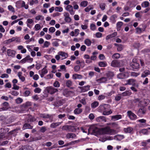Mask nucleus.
<instances>
[{"mask_svg":"<svg viewBox=\"0 0 150 150\" xmlns=\"http://www.w3.org/2000/svg\"><path fill=\"white\" fill-rule=\"evenodd\" d=\"M88 131V132H91L93 134L97 136L101 134H111L115 132L114 129H111L108 127L99 129L95 125L91 126Z\"/></svg>","mask_w":150,"mask_h":150,"instance_id":"f257e3e1","label":"nucleus"},{"mask_svg":"<svg viewBox=\"0 0 150 150\" xmlns=\"http://www.w3.org/2000/svg\"><path fill=\"white\" fill-rule=\"evenodd\" d=\"M122 61H119L117 60H114L111 63L110 65L114 67H120L123 65L122 64Z\"/></svg>","mask_w":150,"mask_h":150,"instance_id":"f03ea898","label":"nucleus"},{"mask_svg":"<svg viewBox=\"0 0 150 150\" xmlns=\"http://www.w3.org/2000/svg\"><path fill=\"white\" fill-rule=\"evenodd\" d=\"M130 66L133 69H137L139 68V65L137 62V59L134 58L130 63Z\"/></svg>","mask_w":150,"mask_h":150,"instance_id":"7ed1b4c3","label":"nucleus"},{"mask_svg":"<svg viewBox=\"0 0 150 150\" xmlns=\"http://www.w3.org/2000/svg\"><path fill=\"white\" fill-rule=\"evenodd\" d=\"M3 106L0 108V111H6L11 108V107L9 106L8 103L6 102L3 103Z\"/></svg>","mask_w":150,"mask_h":150,"instance_id":"20e7f679","label":"nucleus"},{"mask_svg":"<svg viewBox=\"0 0 150 150\" xmlns=\"http://www.w3.org/2000/svg\"><path fill=\"white\" fill-rule=\"evenodd\" d=\"M127 115L130 119L132 120H134L136 119L137 116L132 111L129 110L127 112Z\"/></svg>","mask_w":150,"mask_h":150,"instance_id":"39448f33","label":"nucleus"},{"mask_svg":"<svg viewBox=\"0 0 150 150\" xmlns=\"http://www.w3.org/2000/svg\"><path fill=\"white\" fill-rule=\"evenodd\" d=\"M48 92L51 94L54 93H55L58 92L57 89L55 88L52 86H49L47 89Z\"/></svg>","mask_w":150,"mask_h":150,"instance_id":"423d86ee","label":"nucleus"},{"mask_svg":"<svg viewBox=\"0 0 150 150\" xmlns=\"http://www.w3.org/2000/svg\"><path fill=\"white\" fill-rule=\"evenodd\" d=\"M74 127L71 125H64L62 128L63 130H66L68 132H73Z\"/></svg>","mask_w":150,"mask_h":150,"instance_id":"0eeeda50","label":"nucleus"},{"mask_svg":"<svg viewBox=\"0 0 150 150\" xmlns=\"http://www.w3.org/2000/svg\"><path fill=\"white\" fill-rule=\"evenodd\" d=\"M128 73L126 72L119 74L117 76V77L120 79H123L128 77Z\"/></svg>","mask_w":150,"mask_h":150,"instance_id":"6e6552de","label":"nucleus"},{"mask_svg":"<svg viewBox=\"0 0 150 150\" xmlns=\"http://www.w3.org/2000/svg\"><path fill=\"white\" fill-rule=\"evenodd\" d=\"M66 9L68 11L71 15L74 14L75 12L73 10V6L71 5H68L66 8Z\"/></svg>","mask_w":150,"mask_h":150,"instance_id":"1a4fd4ad","label":"nucleus"},{"mask_svg":"<svg viewBox=\"0 0 150 150\" xmlns=\"http://www.w3.org/2000/svg\"><path fill=\"white\" fill-rule=\"evenodd\" d=\"M46 67L43 68L41 70L39 71V73L41 78L44 77V75L47 73V70L46 69Z\"/></svg>","mask_w":150,"mask_h":150,"instance_id":"9d476101","label":"nucleus"},{"mask_svg":"<svg viewBox=\"0 0 150 150\" xmlns=\"http://www.w3.org/2000/svg\"><path fill=\"white\" fill-rule=\"evenodd\" d=\"M16 52L11 49H8L7 51V53L8 55L9 56L14 57H15Z\"/></svg>","mask_w":150,"mask_h":150,"instance_id":"9b49d317","label":"nucleus"},{"mask_svg":"<svg viewBox=\"0 0 150 150\" xmlns=\"http://www.w3.org/2000/svg\"><path fill=\"white\" fill-rule=\"evenodd\" d=\"M64 16L65 17V21L67 23H69L71 21V18L69 17V14L67 12H64Z\"/></svg>","mask_w":150,"mask_h":150,"instance_id":"f8f14e48","label":"nucleus"},{"mask_svg":"<svg viewBox=\"0 0 150 150\" xmlns=\"http://www.w3.org/2000/svg\"><path fill=\"white\" fill-rule=\"evenodd\" d=\"M108 81L107 78L105 77H102L96 80V81L99 83H106Z\"/></svg>","mask_w":150,"mask_h":150,"instance_id":"ddd939ff","label":"nucleus"},{"mask_svg":"<svg viewBox=\"0 0 150 150\" xmlns=\"http://www.w3.org/2000/svg\"><path fill=\"white\" fill-rule=\"evenodd\" d=\"M146 111V108L144 107H142L139 109L138 111L137 114L139 115H140L141 114H144L145 113Z\"/></svg>","mask_w":150,"mask_h":150,"instance_id":"4468645a","label":"nucleus"},{"mask_svg":"<svg viewBox=\"0 0 150 150\" xmlns=\"http://www.w3.org/2000/svg\"><path fill=\"white\" fill-rule=\"evenodd\" d=\"M62 122H53L51 124L50 127L51 128H55L59 125Z\"/></svg>","mask_w":150,"mask_h":150,"instance_id":"2eb2a0df","label":"nucleus"},{"mask_svg":"<svg viewBox=\"0 0 150 150\" xmlns=\"http://www.w3.org/2000/svg\"><path fill=\"white\" fill-rule=\"evenodd\" d=\"M122 116L120 115H116L111 116V119L114 121H116L121 119Z\"/></svg>","mask_w":150,"mask_h":150,"instance_id":"dca6fc26","label":"nucleus"},{"mask_svg":"<svg viewBox=\"0 0 150 150\" xmlns=\"http://www.w3.org/2000/svg\"><path fill=\"white\" fill-rule=\"evenodd\" d=\"M66 137L67 138L69 139L75 138L76 137V135L74 133H68L67 134Z\"/></svg>","mask_w":150,"mask_h":150,"instance_id":"f3484780","label":"nucleus"},{"mask_svg":"<svg viewBox=\"0 0 150 150\" xmlns=\"http://www.w3.org/2000/svg\"><path fill=\"white\" fill-rule=\"evenodd\" d=\"M33 126L31 125L30 124L28 123H25L23 127V129H32Z\"/></svg>","mask_w":150,"mask_h":150,"instance_id":"a211bd4d","label":"nucleus"},{"mask_svg":"<svg viewBox=\"0 0 150 150\" xmlns=\"http://www.w3.org/2000/svg\"><path fill=\"white\" fill-rule=\"evenodd\" d=\"M123 130L126 133H131L133 130V129L131 127H128L124 128Z\"/></svg>","mask_w":150,"mask_h":150,"instance_id":"6ab92c4d","label":"nucleus"},{"mask_svg":"<svg viewBox=\"0 0 150 150\" xmlns=\"http://www.w3.org/2000/svg\"><path fill=\"white\" fill-rule=\"evenodd\" d=\"M22 73L21 72H19L18 74V76L19 79L23 82L25 81V77L22 75Z\"/></svg>","mask_w":150,"mask_h":150,"instance_id":"aec40b11","label":"nucleus"},{"mask_svg":"<svg viewBox=\"0 0 150 150\" xmlns=\"http://www.w3.org/2000/svg\"><path fill=\"white\" fill-rule=\"evenodd\" d=\"M109 106V105L108 104H104L103 105L100 106L99 108L101 111H105L107 107H108Z\"/></svg>","mask_w":150,"mask_h":150,"instance_id":"412c9836","label":"nucleus"},{"mask_svg":"<svg viewBox=\"0 0 150 150\" xmlns=\"http://www.w3.org/2000/svg\"><path fill=\"white\" fill-rule=\"evenodd\" d=\"M96 120L98 122H100L103 121L106 122V121L105 118L104 116H100L97 117L96 118Z\"/></svg>","mask_w":150,"mask_h":150,"instance_id":"4be33fe9","label":"nucleus"},{"mask_svg":"<svg viewBox=\"0 0 150 150\" xmlns=\"http://www.w3.org/2000/svg\"><path fill=\"white\" fill-rule=\"evenodd\" d=\"M124 136L122 135L118 134L115 137V139L118 141H120L123 139Z\"/></svg>","mask_w":150,"mask_h":150,"instance_id":"5701e85b","label":"nucleus"},{"mask_svg":"<svg viewBox=\"0 0 150 150\" xmlns=\"http://www.w3.org/2000/svg\"><path fill=\"white\" fill-rule=\"evenodd\" d=\"M90 86L89 85H87L83 87H81L80 89H81L82 91L83 92H85L89 90Z\"/></svg>","mask_w":150,"mask_h":150,"instance_id":"b1692460","label":"nucleus"},{"mask_svg":"<svg viewBox=\"0 0 150 150\" xmlns=\"http://www.w3.org/2000/svg\"><path fill=\"white\" fill-rule=\"evenodd\" d=\"M117 17V16L115 14H114L110 16V20L113 23H115L116 21V19Z\"/></svg>","mask_w":150,"mask_h":150,"instance_id":"393cba45","label":"nucleus"},{"mask_svg":"<svg viewBox=\"0 0 150 150\" xmlns=\"http://www.w3.org/2000/svg\"><path fill=\"white\" fill-rule=\"evenodd\" d=\"M150 74V71L147 70H145L142 74V77H145Z\"/></svg>","mask_w":150,"mask_h":150,"instance_id":"a878e982","label":"nucleus"},{"mask_svg":"<svg viewBox=\"0 0 150 150\" xmlns=\"http://www.w3.org/2000/svg\"><path fill=\"white\" fill-rule=\"evenodd\" d=\"M58 54L64 57V59L67 58V54L64 52H59L58 53Z\"/></svg>","mask_w":150,"mask_h":150,"instance_id":"bb28decb","label":"nucleus"},{"mask_svg":"<svg viewBox=\"0 0 150 150\" xmlns=\"http://www.w3.org/2000/svg\"><path fill=\"white\" fill-rule=\"evenodd\" d=\"M127 83L126 84V85H134V83L135 80L133 79H130L127 81Z\"/></svg>","mask_w":150,"mask_h":150,"instance_id":"cd10ccee","label":"nucleus"},{"mask_svg":"<svg viewBox=\"0 0 150 150\" xmlns=\"http://www.w3.org/2000/svg\"><path fill=\"white\" fill-rule=\"evenodd\" d=\"M82 77V76L80 74H74L73 75L72 78L73 79H80Z\"/></svg>","mask_w":150,"mask_h":150,"instance_id":"c85d7f7f","label":"nucleus"},{"mask_svg":"<svg viewBox=\"0 0 150 150\" xmlns=\"http://www.w3.org/2000/svg\"><path fill=\"white\" fill-rule=\"evenodd\" d=\"M149 3L147 1L143 2L141 4L142 6V7L146 8L149 6Z\"/></svg>","mask_w":150,"mask_h":150,"instance_id":"c756f323","label":"nucleus"},{"mask_svg":"<svg viewBox=\"0 0 150 150\" xmlns=\"http://www.w3.org/2000/svg\"><path fill=\"white\" fill-rule=\"evenodd\" d=\"M98 65L101 67H106L107 64L105 62H100L98 63Z\"/></svg>","mask_w":150,"mask_h":150,"instance_id":"7c9ffc66","label":"nucleus"},{"mask_svg":"<svg viewBox=\"0 0 150 150\" xmlns=\"http://www.w3.org/2000/svg\"><path fill=\"white\" fill-rule=\"evenodd\" d=\"M82 111V109L79 108H76L74 111L75 114H78L80 113Z\"/></svg>","mask_w":150,"mask_h":150,"instance_id":"2f4dec72","label":"nucleus"},{"mask_svg":"<svg viewBox=\"0 0 150 150\" xmlns=\"http://www.w3.org/2000/svg\"><path fill=\"white\" fill-rule=\"evenodd\" d=\"M123 24V23L121 21H120L117 22L116 24L117 30H120Z\"/></svg>","mask_w":150,"mask_h":150,"instance_id":"473e14b6","label":"nucleus"},{"mask_svg":"<svg viewBox=\"0 0 150 150\" xmlns=\"http://www.w3.org/2000/svg\"><path fill=\"white\" fill-rule=\"evenodd\" d=\"M23 101V99L20 97L18 98L15 100V102L17 104H19L21 103Z\"/></svg>","mask_w":150,"mask_h":150,"instance_id":"72a5a7b5","label":"nucleus"},{"mask_svg":"<svg viewBox=\"0 0 150 150\" xmlns=\"http://www.w3.org/2000/svg\"><path fill=\"white\" fill-rule=\"evenodd\" d=\"M112 126L116 129H119L120 128L118 124L115 122H114L111 124Z\"/></svg>","mask_w":150,"mask_h":150,"instance_id":"f704fd0d","label":"nucleus"},{"mask_svg":"<svg viewBox=\"0 0 150 150\" xmlns=\"http://www.w3.org/2000/svg\"><path fill=\"white\" fill-rule=\"evenodd\" d=\"M85 44L88 46H90L91 44V42L88 39H86L84 41Z\"/></svg>","mask_w":150,"mask_h":150,"instance_id":"c9c22d12","label":"nucleus"},{"mask_svg":"<svg viewBox=\"0 0 150 150\" xmlns=\"http://www.w3.org/2000/svg\"><path fill=\"white\" fill-rule=\"evenodd\" d=\"M120 57V55L118 53H115L112 56V58L113 59H117Z\"/></svg>","mask_w":150,"mask_h":150,"instance_id":"e433bc0d","label":"nucleus"},{"mask_svg":"<svg viewBox=\"0 0 150 150\" xmlns=\"http://www.w3.org/2000/svg\"><path fill=\"white\" fill-rule=\"evenodd\" d=\"M99 104V103L97 101H95L91 103V106L92 108H95L97 106H98Z\"/></svg>","mask_w":150,"mask_h":150,"instance_id":"4c0bfd02","label":"nucleus"},{"mask_svg":"<svg viewBox=\"0 0 150 150\" xmlns=\"http://www.w3.org/2000/svg\"><path fill=\"white\" fill-rule=\"evenodd\" d=\"M35 19L37 20H43L44 19V17L42 15H39L36 16Z\"/></svg>","mask_w":150,"mask_h":150,"instance_id":"58836bf2","label":"nucleus"},{"mask_svg":"<svg viewBox=\"0 0 150 150\" xmlns=\"http://www.w3.org/2000/svg\"><path fill=\"white\" fill-rule=\"evenodd\" d=\"M90 28V29L93 31L95 30L96 29V27L95 25L93 23H92L91 24Z\"/></svg>","mask_w":150,"mask_h":150,"instance_id":"ea45409f","label":"nucleus"},{"mask_svg":"<svg viewBox=\"0 0 150 150\" xmlns=\"http://www.w3.org/2000/svg\"><path fill=\"white\" fill-rule=\"evenodd\" d=\"M88 2L87 1H84L81 2L80 5L81 6L86 7L87 5Z\"/></svg>","mask_w":150,"mask_h":150,"instance_id":"a19ab883","label":"nucleus"},{"mask_svg":"<svg viewBox=\"0 0 150 150\" xmlns=\"http://www.w3.org/2000/svg\"><path fill=\"white\" fill-rule=\"evenodd\" d=\"M8 10L10 11L13 12H15V10L14 8L11 5L8 6Z\"/></svg>","mask_w":150,"mask_h":150,"instance_id":"79ce46f5","label":"nucleus"},{"mask_svg":"<svg viewBox=\"0 0 150 150\" xmlns=\"http://www.w3.org/2000/svg\"><path fill=\"white\" fill-rule=\"evenodd\" d=\"M139 133L140 134H147V131L146 129H144L140 130L139 132Z\"/></svg>","mask_w":150,"mask_h":150,"instance_id":"37998d69","label":"nucleus"},{"mask_svg":"<svg viewBox=\"0 0 150 150\" xmlns=\"http://www.w3.org/2000/svg\"><path fill=\"white\" fill-rule=\"evenodd\" d=\"M55 10L56 11L61 12L63 11V8L60 6L56 7H55Z\"/></svg>","mask_w":150,"mask_h":150,"instance_id":"c03bdc74","label":"nucleus"},{"mask_svg":"<svg viewBox=\"0 0 150 150\" xmlns=\"http://www.w3.org/2000/svg\"><path fill=\"white\" fill-rule=\"evenodd\" d=\"M50 43L49 42L47 41H46L44 43V45L43 47H49V45H50Z\"/></svg>","mask_w":150,"mask_h":150,"instance_id":"a18cd8bd","label":"nucleus"},{"mask_svg":"<svg viewBox=\"0 0 150 150\" xmlns=\"http://www.w3.org/2000/svg\"><path fill=\"white\" fill-rule=\"evenodd\" d=\"M53 86L55 87L58 88L60 86V83L57 81H55L53 83Z\"/></svg>","mask_w":150,"mask_h":150,"instance_id":"49530a36","label":"nucleus"},{"mask_svg":"<svg viewBox=\"0 0 150 150\" xmlns=\"http://www.w3.org/2000/svg\"><path fill=\"white\" fill-rule=\"evenodd\" d=\"M46 130L47 129L46 127L43 126L40 128V131L41 132H42V133H44L46 131Z\"/></svg>","mask_w":150,"mask_h":150,"instance_id":"de8ad7c7","label":"nucleus"},{"mask_svg":"<svg viewBox=\"0 0 150 150\" xmlns=\"http://www.w3.org/2000/svg\"><path fill=\"white\" fill-rule=\"evenodd\" d=\"M112 112L111 110H110L108 111H106L105 110L103 112V114L104 115H108L112 113Z\"/></svg>","mask_w":150,"mask_h":150,"instance_id":"09e8293b","label":"nucleus"},{"mask_svg":"<svg viewBox=\"0 0 150 150\" xmlns=\"http://www.w3.org/2000/svg\"><path fill=\"white\" fill-rule=\"evenodd\" d=\"M18 150H28L27 146H24L19 147Z\"/></svg>","mask_w":150,"mask_h":150,"instance_id":"8fccbe9b","label":"nucleus"},{"mask_svg":"<svg viewBox=\"0 0 150 150\" xmlns=\"http://www.w3.org/2000/svg\"><path fill=\"white\" fill-rule=\"evenodd\" d=\"M150 101L149 99H144L143 101V102L144 103V104L146 105L149 104Z\"/></svg>","mask_w":150,"mask_h":150,"instance_id":"3c124183","label":"nucleus"},{"mask_svg":"<svg viewBox=\"0 0 150 150\" xmlns=\"http://www.w3.org/2000/svg\"><path fill=\"white\" fill-rule=\"evenodd\" d=\"M72 82L70 80H69L67 81L66 85L67 87H70L72 85Z\"/></svg>","mask_w":150,"mask_h":150,"instance_id":"603ef678","label":"nucleus"},{"mask_svg":"<svg viewBox=\"0 0 150 150\" xmlns=\"http://www.w3.org/2000/svg\"><path fill=\"white\" fill-rule=\"evenodd\" d=\"M35 28L36 31L38 30L41 29L40 26L39 24H36L35 25Z\"/></svg>","mask_w":150,"mask_h":150,"instance_id":"864d4df0","label":"nucleus"},{"mask_svg":"<svg viewBox=\"0 0 150 150\" xmlns=\"http://www.w3.org/2000/svg\"><path fill=\"white\" fill-rule=\"evenodd\" d=\"M30 93V92L29 91L27 90L25 91L23 93V95L25 96H29Z\"/></svg>","mask_w":150,"mask_h":150,"instance_id":"5fc2aeb1","label":"nucleus"},{"mask_svg":"<svg viewBox=\"0 0 150 150\" xmlns=\"http://www.w3.org/2000/svg\"><path fill=\"white\" fill-rule=\"evenodd\" d=\"M121 95L123 96H126L129 95V93L128 91H126L122 93Z\"/></svg>","mask_w":150,"mask_h":150,"instance_id":"6e6d98bb","label":"nucleus"},{"mask_svg":"<svg viewBox=\"0 0 150 150\" xmlns=\"http://www.w3.org/2000/svg\"><path fill=\"white\" fill-rule=\"evenodd\" d=\"M53 76V74H50L47 75L45 77V78L46 79H49L52 78Z\"/></svg>","mask_w":150,"mask_h":150,"instance_id":"4d7b16f0","label":"nucleus"},{"mask_svg":"<svg viewBox=\"0 0 150 150\" xmlns=\"http://www.w3.org/2000/svg\"><path fill=\"white\" fill-rule=\"evenodd\" d=\"M11 94L14 96H17L19 94V93L17 91H11Z\"/></svg>","mask_w":150,"mask_h":150,"instance_id":"13d9d810","label":"nucleus"},{"mask_svg":"<svg viewBox=\"0 0 150 150\" xmlns=\"http://www.w3.org/2000/svg\"><path fill=\"white\" fill-rule=\"evenodd\" d=\"M41 91V89L39 88H36L34 90V92L35 93H40Z\"/></svg>","mask_w":150,"mask_h":150,"instance_id":"bf43d9fd","label":"nucleus"},{"mask_svg":"<svg viewBox=\"0 0 150 150\" xmlns=\"http://www.w3.org/2000/svg\"><path fill=\"white\" fill-rule=\"evenodd\" d=\"M22 1H17L16 3V6L17 7H19L21 5Z\"/></svg>","mask_w":150,"mask_h":150,"instance_id":"052dcab7","label":"nucleus"},{"mask_svg":"<svg viewBox=\"0 0 150 150\" xmlns=\"http://www.w3.org/2000/svg\"><path fill=\"white\" fill-rule=\"evenodd\" d=\"M105 98V96L103 95H101L98 96V100H99L104 99Z\"/></svg>","mask_w":150,"mask_h":150,"instance_id":"680f3d73","label":"nucleus"},{"mask_svg":"<svg viewBox=\"0 0 150 150\" xmlns=\"http://www.w3.org/2000/svg\"><path fill=\"white\" fill-rule=\"evenodd\" d=\"M28 120L30 122H33L36 120V119L34 117L30 116L29 117Z\"/></svg>","mask_w":150,"mask_h":150,"instance_id":"e2e57ef3","label":"nucleus"},{"mask_svg":"<svg viewBox=\"0 0 150 150\" xmlns=\"http://www.w3.org/2000/svg\"><path fill=\"white\" fill-rule=\"evenodd\" d=\"M49 30L50 32L51 33H53L55 32V29L54 27H51L49 28Z\"/></svg>","mask_w":150,"mask_h":150,"instance_id":"0e129e2a","label":"nucleus"},{"mask_svg":"<svg viewBox=\"0 0 150 150\" xmlns=\"http://www.w3.org/2000/svg\"><path fill=\"white\" fill-rule=\"evenodd\" d=\"M100 8L102 10H103L105 8V5L104 4H101L100 5Z\"/></svg>","mask_w":150,"mask_h":150,"instance_id":"69168bd1","label":"nucleus"},{"mask_svg":"<svg viewBox=\"0 0 150 150\" xmlns=\"http://www.w3.org/2000/svg\"><path fill=\"white\" fill-rule=\"evenodd\" d=\"M93 9V8L90 6H88L85 9V11L86 12H89L91 10Z\"/></svg>","mask_w":150,"mask_h":150,"instance_id":"338daca9","label":"nucleus"},{"mask_svg":"<svg viewBox=\"0 0 150 150\" xmlns=\"http://www.w3.org/2000/svg\"><path fill=\"white\" fill-rule=\"evenodd\" d=\"M99 59L101 60H103L105 59V57L103 54H100L99 55Z\"/></svg>","mask_w":150,"mask_h":150,"instance_id":"774afa93","label":"nucleus"}]
</instances>
